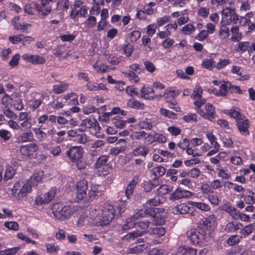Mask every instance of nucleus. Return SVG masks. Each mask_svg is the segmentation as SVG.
<instances>
[{"instance_id": "1", "label": "nucleus", "mask_w": 255, "mask_h": 255, "mask_svg": "<svg viewBox=\"0 0 255 255\" xmlns=\"http://www.w3.org/2000/svg\"><path fill=\"white\" fill-rule=\"evenodd\" d=\"M31 181L19 180L16 182L11 190V195L16 199L21 200L31 191Z\"/></svg>"}, {"instance_id": "2", "label": "nucleus", "mask_w": 255, "mask_h": 255, "mask_svg": "<svg viewBox=\"0 0 255 255\" xmlns=\"http://www.w3.org/2000/svg\"><path fill=\"white\" fill-rule=\"evenodd\" d=\"M52 210L55 218L59 220H64L72 214L71 207L62 203H55L53 205Z\"/></svg>"}, {"instance_id": "3", "label": "nucleus", "mask_w": 255, "mask_h": 255, "mask_svg": "<svg viewBox=\"0 0 255 255\" xmlns=\"http://www.w3.org/2000/svg\"><path fill=\"white\" fill-rule=\"evenodd\" d=\"M114 217L113 207L110 206L107 210H104L101 215H98L96 217L97 223H99L101 225H106L112 221Z\"/></svg>"}, {"instance_id": "4", "label": "nucleus", "mask_w": 255, "mask_h": 255, "mask_svg": "<svg viewBox=\"0 0 255 255\" xmlns=\"http://www.w3.org/2000/svg\"><path fill=\"white\" fill-rule=\"evenodd\" d=\"M18 122H19V128L21 131H27L32 126L31 118L27 112H20L18 116Z\"/></svg>"}, {"instance_id": "5", "label": "nucleus", "mask_w": 255, "mask_h": 255, "mask_svg": "<svg viewBox=\"0 0 255 255\" xmlns=\"http://www.w3.org/2000/svg\"><path fill=\"white\" fill-rule=\"evenodd\" d=\"M188 236L193 244H198L205 239L206 233L202 228H198L191 230Z\"/></svg>"}, {"instance_id": "6", "label": "nucleus", "mask_w": 255, "mask_h": 255, "mask_svg": "<svg viewBox=\"0 0 255 255\" xmlns=\"http://www.w3.org/2000/svg\"><path fill=\"white\" fill-rule=\"evenodd\" d=\"M196 112L203 118L210 121L215 118V108L210 103L207 104L204 109H197Z\"/></svg>"}, {"instance_id": "7", "label": "nucleus", "mask_w": 255, "mask_h": 255, "mask_svg": "<svg viewBox=\"0 0 255 255\" xmlns=\"http://www.w3.org/2000/svg\"><path fill=\"white\" fill-rule=\"evenodd\" d=\"M193 193L188 191L178 188L169 195V199L172 201L178 200L181 199H186L191 197Z\"/></svg>"}, {"instance_id": "8", "label": "nucleus", "mask_w": 255, "mask_h": 255, "mask_svg": "<svg viewBox=\"0 0 255 255\" xmlns=\"http://www.w3.org/2000/svg\"><path fill=\"white\" fill-rule=\"evenodd\" d=\"M56 191L55 188H52L48 192L43 195H40L36 197L35 203L37 205L48 204L54 197Z\"/></svg>"}, {"instance_id": "9", "label": "nucleus", "mask_w": 255, "mask_h": 255, "mask_svg": "<svg viewBox=\"0 0 255 255\" xmlns=\"http://www.w3.org/2000/svg\"><path fill=\"white\" fill-rule=\"evenodd\" d=\"M83 154V149L80 146H73L66 152V155L72 162L78 160Z\"/></svg>"}, {"instance_id": "10", "label": "nucleus", "mask_w": 255, "mask_h": 255, "mask_svg": "<svg viewBox=\"0 0 255 255\" xmlns=\"http://www.w3.org/2000/svg\"><path fill=\"white\" fill-rule=\"evenodd\" d=\"M88 187V182L82 179L78 182L77 184V196L76 200L79 202L83 200L86 195Z\"/></svg>"}, {"instance_id": "11", "label": "nucleus", "mask_w": 255, "mask_h": 255, "mask_svg": "<svg viewBox=\"0 0 255 255\" xmlns=\"http://www.w3.org/2000/svg\"><path fill=\"white\" fill-rule=\"evenodd\" d=\"M38 150V146L35 143H31L22 145L20 148V152L25 157H30Z\"/></svg>"}, {"instance_id": "12", "label": "nucleus", "mask_w": 255, "mask_h": 255, "mask_svg": "<svg viewBox=\"0 0 255 255\" xmlns=\"http://www.w3.org/2000/svg\"><path fill=\"white\" fill-rule=\"evenodd\" d=\"M22 59L33 65L43 64L45 63V58L38 55L24 54L22 55Z\"/></svg>"}, {"instance_id": "13", "label": "nucleus", "mask_w": 255, "mask_h": 255, "mask_svg": "<svg viewBox=\"0 0 255 255\" xmlns=\"http://www.w3.org/2000/svg\"><path fill=\"white\" fill-rule=\"evenodd\" d=\"M49 3L47 0H40V3L35 4V8L42 15L46 16L52 10L51 6L47 5Z\"/></svg>"}, {"instance_id": "14", "label": "nucleus", "mask_w": 255, "mask_h": 255, "mask_svg": "<svg viewBox=\"0 0 255 255\" xmlns=\"http://www.w3.org/2000/svg\"><path fill=\"white\" fill-rule=\"evenodd\" d=\"M237 126L240 132L243 135H247L249 134L248 128L249 127V120L245 116L237 122Z\"/></svg>"}, {"instance_id": "15", "label": "nucleus", "mask_w": 255, "mask_h": 255, "mask_svg": "<svg viewBox=\"0 0 255 255\" xmlns=\"http://www.w3.org/2000/svg\"><path fill=\"white\" fill-rule=\"evenodd\" d=\"M146 213L147 214L149 213V211L147 209H145L144 211L142 210L139 211L138 212L136 213L132 217H131L130 222H128L127 224H125L122 227L123 230H126L134 227V223L133 222L135 221L139 218L143 216V215Z\"/></svg>"}, {"instance_id": "16", "label": "nucleus", "mask_w": 255, "mask_h": 255, "mask_svg": "<svg viewBox=\"0 0 255 255\" xmlns=\"http://www.w3.org/2000/svg\"><path fill=\"white\" fill-rule=\"evenodd\" d=\"M145 232L148 233L150 235L153 236L154 238H159L163 236L166 233L165 228L160 226H151Z\"/></svg>"}, {"instance_id": "17", "label": "nucleus", "mask_w": 255, "mask_h": 255, "mask_svg": "<svg viewBox=\"0 0 255 255\" xmlns=\"http://www.w3.org/2000/svg\"><path fill=\"white\" fill-rule=\"evenodd\" d=\"M232 87V84L230 82L224 81L220 87L219 90L214 89L213 90L214 94L217 96H225L228 93V90H230Z\"/></svg>"}, {"instance_id": "18", "label": "nucleus", "mask_w": 255, "mask_h": 255, "mask_svg": "<svg viewBox=\"0 0 255 255\" xmlns=\"http://www.w3.org/2000/svg\"><path fill=\"white\" fill-rule=\"evenodd\" d=\"M141 97L146 99L153 100L158 97L154 94L153 89L149 87L143 86L140 90Z\"/></svg>"}, {"instance_id": "19", "label": "nucleus", "mask_w": 255, "mask_h": 255, "mask_svg": "<svg viewBox=\"0 0 255 255\" xmlns=\"http://www.w3.org/2000/svg\"><path fill=\"white\" fill-rule=\"evenodd\" d=\"M230 35V31L228 27L224 24L220 26L219 30V38L221 40L222 43H224L228 41V38Z\"/></svg>"}, {"instance_id": "20", "label": "nucleus", "mask_w": 255, "mask_h": 255, "mask_svg": "<svg viewBox=\"0 0 255 255\" xmlns=\"http://www.w3.org/2000/svg\"><path fill=\"white\" fill-rule=\"evenodd\" d=\"M203 224L206 228H209L210 230H214L216 225V216L214 214L209 215L204 220Z\"/></svg>"}, {"instance_id": "21", "label": "nucleus", "mask_w": 255, "mask_h": 255, "mask_svg": "<svg viewBox=\"0 0 255 255\" xmlns=\"http://www.w3.org/2000/svg\"><path fill=\"white\" fill-rule=\"evenodd\" d=\"M43 171L39 170L35 172L30 179H27L26 180L31 181V187H32L34 186H37L38 183L41 181V180L43 179Z\"/></svg>"}, {"instance_id": "22", "label": "nucleus", "mask_w": 255, "mask_h": 255, "mask_svg": "<svg viewBox=\"0 0 255 255\" xmlns=\"http://www.w3.org/2000/svg\"><path fill=\"white\" fill-rule=\"evenodd\" d=\"M192 209L185 204H181L177 205L173 209V213L175 214H189Z\"/></svg>"}, {"instance_id": "23", "label": "nucleus", "mask_w": 255, "mask_h": 255, "mask_svg": "<svg viewBox=\"0 0 255 255\" xmlns=\"http://www.w3.org/2000/svg\"><path fill=\"white\" fill-rule=\"evenodd\" d=\"M109 159V156H107L106 155H103L101 156H100L96 160V162L95 163L94 166V167L96 169H99L101 167L103 168V169H105L106 168H108L110 169V168L108 166V164H107V162H108Z\"/></svg>"}, {"instance_id": "24", "label": "nucleus", "mask_w": 255, "mask_h": 255, "mask_svg": "<svg viewBox=\"0 0 255 255\" xmlns=\"http://www.w3.org/2000/svg\"><path fill=\"white\" fill-rule=\"evenodd\" d=\"M24 131L18 137L17 139L19 142H31L34 140L33 134L31 131Z\"/></svg>"}, {"instance_id": "25", "label": "nucleus", "mask_w": 255, "mask_h": 255, "mask_svg": "<svg viewBox=\"0 0 255 255\" xmlns=\"http://www.w3.org/2000/svg\"><path fill=\"white\" fill-rule=\"evenodd\" d=\"M222 209L223 211L226 212L231 216L234 219H235L236 217L237 214L239 211L234 207L232 206L229 202L224 204L222 206Z\"/></svg>"}, {"instance_id": "26", "label": "nucleus", "mask_w": 255, "mask_h": 255, "mask_svg": "<svg viewBox=\"0 0 255 255\" xmlns=\"http://www.w3.org/2000/svg\"><path fill=\"white\" fill-rule=\"evenodd\" d=\"M81 126L88 128H94L95 129H97H97L98 130L100 129V127L97 121H92L90 119L88 118L83 120Z\"/></svg>"}, {"instance_id": "27", "label": "nucleus", "mask_w": 255, "mask_h": 255, "mask_svg": "<svg viewBox=\"0 0 255 255\" xmlns=\"http://www.w3.org/2000/svg\"><path fill=\"white\" fill-rule=\"evenodd\" d=\"M69 87V84L65 82H60L53 86L52 91L56 94H60L66 91Z\"/></svg>"}, {"instance_id": "28", "label": "nucleus", "mask_w": 255, "mask_h": 255, "mask_svg": "<svg viewBox=\"0 0 255 255\" xmlns=\"http://www.w3.org/2000/svg\"><path fill=\"white\" fill-rule=\"evenodd\" d=\"M43 98L41 95L36 93L34 96V99L30 104V107L33 110L38 108L41 104Z\"/></svg>"}, {"instance_id": "29", "label": "nucleus", "mask_w": 255, "mask_h": 255, "mask_svg": "<svg viewBox=\"0 0 255 255\" xmlns=\"http://www.w3.org/2000/svg\"><path fill=\"white\" fill-rule=\"evenodd\" d=\"M189 203L190 205L203 212H208L211 210L210 206L204 202L191 201Z\"/></svg>"}, {"instance_id": "30", "label": "nucleus", "mask_w": 255, "mask_h": 255, "mask_svg": "<svg viewBox=\"0 0 255 255\" xmlns=\"http://www.w3.org/2000/svg\"><path fill=\"white\" fill-rule=\"evenodd\" d=\"M104 55L107 62L111 65H118L121 61V58L114 54L105 52Z\"/></svg>"}, {"instance_id": "31", "label": "nucleus", "mask_w": 255, "mask_h": 255, "mask_svg": "<svg viewBox=\"0 0 255 255\" xmlns=\"http://www.w3.org/2000/svg\"><path fill=\"white\" fill-rule=\"evenodd\" d=\"M178 93L172 89H166L163 95L166 100V101L168 103H170L172 99L177 96ZM160 97H162V95L160 96Z\"/></svg>"}, {"instance_id": "32", "label": "nucleus", "mask_w": 255, "mask_h": 255, "mask_svg": "<svg viewBox=\"0 0 255 255\" xmlns=\"http://www.w3.org/2000/svg\"><path fill=\"white\" fill-rule=\"evenodd\" d=\"M149 148L144 145H142L136 148L133 152L135 156H146L149 152Z\"/></svg>"}, {"instance_id": "33", "label": "nucleus", "mask_w": 255, "mask_h": 255, "mask_svg": "<svg viewBox=\"0 0 255 255\" xmlns=\"http://www.w3.org/2000/svg\"><path fill=\"white\" fill-rule=\"evenodd\" d=\"M178 252L183 255H196L197 251L191 247H179Z\"/></svg>"}, {"instance_id": "34", "label": "nucleus", "mask_w": 255, "mask_h": 255, "mask_svg": "<svg viewBox=\"0 0 255 255\" xmlns=\"http://www.w3.org/2000/svg\"><path fill=\"white\" fill-rule=\"evenodd\" d=\"M161 203L160 199L159 197H155V198L149 200L145 203V207L148 209H147L149 213L151 211L152 207L153 206H156Z\"/></svg>"}, {"instance_id": "35", "label": "nucleus", "mask_w": 255, "mask_h": 255, "mask_svg": "<svg viewBox=\"0 0 255 255\" xmlns=\"http://www.w3.org/2000/svg\"><path fill=\"white\" fill-rule=\"evenodd\" d=\"M200 156L201 154L199 153H196L194 155L192 156V157L191 159L185 160L184 161V163L187 166H190L199 163L201 161Z\"/></svg>"}, {"instance_id": "36", "label": "nucleus", "mask_w": 255, "mask_h": 255, "mask_svg": "<svg viewBox=\"0 0 255 255\" xmlns=\"http://www.w3.org/2000/svg\"><path fill=\"white\" fill-rule=\"evenodd\" d=\"M240 226H242L241 223L234 224L233 222H229L226 225L225 230L228 233H233L240 229Z\"/></svg>"}, {"instance_id": "37", "label": "nucleus", "mask_w": 255, "mask_h": 255, "mask_svg": "<svg viewBox=\"0 0 255 255\" xmlns=\"http://www.w3.org/2000/svg\"><path fill=\"white\" fill-rule=\"evenodd\" d=\"M166 171V168L161 165L154 167L151 169L152 174L156 177H160L163 176L165 173Z\"/></svg>"}, {"instance_id": "38", "label": "nucleus", "mask_w": 255, "mask_h": 255, "mask_svg": "<svg viewBox=\"0 0 255 255\" xmlns=\"http://www.w3.org/2000/svg\"><path fill=\"white\" fill-rule=\"evenodd\" d=\"M15 173V170L11 166L7 165L4 174V180H8L12 178Z\"/></svg>"}, {"instance_id": "39", "label": "nucleus", "mask_w": 255, "mask_h": 255, "mask_svg": "<svg viewBox=\"0 0 255 255\" xmlns=\"http://www.w3.org/2000/svg\"><path fill=\"white\" fill-rule=\"evenodd\" d=\"M146 135L147 133L144 130L135 131L130 135V137L134 140H140L144 138Z\"/></svg>"}, {"instance_id": "40", "label": "nucleus", "mask_w": 255, "mask_h": 255, "mask_svg": "<svg viewBox=\"0 0 255 255\" xmlns=\"http://www.w3.org/2000/svg\"><path fill=\"white\" fill-rule=\"evenodd\" d=\"M123 73L125 77L128 78L131 82L137 83L139 81V78L134 72H131L128 70Z\"/></svg>"}, {"instance_id": "41", "label": "nucleus", "mask_w": 255, "mask_h": 255, "mask_svg": "<svg viewBox=\"0 0 255 255\" xmlns=\"http://www.w3.org/2000/svg\"><path fill=\"white\" fill-rule=\"evenodd\" d=\"M69 6V0H59L57 3V9L61 11H67Z\"/></svg>"}, {"instance_id": "42", "label": "nucleus", "mask_w": 255, "mask_h": 255, "mask_svg": "<svg viewBox=\"0 0 255 255\" xmlns=\"http://www.w3.org/2000/svg\"><path fill=\"white\" fill-rule=\"evenodd\" d=\"M233 36L231 39L234 41H239L241 38V33L239 32V28L238 26H234L231 29Z\"/></svg>"}, {"instance_id": "43", "label": "nucleus", "mask_w": 255, "mask_h": 255, "mask_svg": "<svg viewBox=\"0 0 255 255\" xmlns=\"http://www.w3.org/2000/svg\"><path fill=\"white\" fill-rule=\"evenodd\" d=\"M236 10L235 8L231 6H224L223 7L221 14L223 18L231 17L234 12Z\"/></svg>"}, {"instance_id": "44", "label": "nucleus", "mask_w": 255, "mask_h": 255, "mask_svg": "<svg viewBox=\"0 0 255 255\" xmlns=\"http://www.w3.org/2000/svg\"><path fill=\"white\" fill-rule=\"evenodd\" d=\"M128 106L131 108L137 109H143L144 105L138 101L134 99H130L127 102Z\"/></svg>"}, {"instance_id": "45", "label": "nucleus", "mask_w": 255, "mask_h": 255, "mask_svg": "<svg viewBox=\"0 0 255 255\" xmlns=\"http://www.w3.org/2000/svg\"><path fill=\"white\" fill-rule=\"evenodd\" d=\"M98 188V185H92L91 186V189L88 193V197L90 200H93L94 199L96 196L100 193Z\"/></svg>"}, {"instance_id": "46", "label": "nucleus", "mask_w": 255, "mask_h": 255, "mask_svg": "<svg viewBox=\"0 0 255 255\" xmlns=\"http://www.w3.org/2000/svg\"><path fill=\"white\" fill-rule=\"evenodd\" d=\"M203 94V90L200 85H196L194 88L193 92V94L191 95V98L196 100V99H199L202 98Z\"/></svg>"}, {"instance_id": "47", "label": "nucleus", "mask_w": 255, "mask_h": 255, "mask_svg": "<svg viewBox=\"0 0 255 255\" xmlns=\"http://www.w3.org/2000/svg\"><path fill=\"white\" fill-rule=\"evenodd\" d=\"M255 224H251L249 225L246 226L243 229H242L240 233L242 235L246 237L251 234L255 230Z\"/></svg>"}, {"instance_id": "48", "label": "nucleus", "mask_w": 255, "mask_h": 255, "mask_svg": "<svg viewBox=\"0 0 255 255\" xmlns=\"http://www.w3.org/2000/svg\"><path fill=\"white\" fill-rule=\"evenodd\" d=\"M36 137L38 139L39 142L43 141L47 137L46 133L41 130L39 128H36L34 129Z\"/></svg>"}, {"instance_id": "49", "label": "nucleus", "mask_w": 255, "mask_h": 255, "mask_svg": "<svg viewBox=\"0 0 255 255\" xmlns=\"http://www.w3.org/2000/svg\"><path fill=\"white\" fill-rule=\"evenodd\" d=\"M74 140L77 143L85 144L88 141V137L85 134L78 133Z\"/></svg>"}, {"instance_id": "50", "label": "nucleus", "mask_w": 255, "mask_h": 255, "mask_svg": "<svg viewBox=\"0 0 255 255\" xmlns=\"http://www.w3.org/2000/svg\"><path fill=\"white\" fill-rule=\"evenodd\" d=\"M202 66L205 69L211 70L215 67V63L212 59H204L202 61Z\"/></svg>"}, {"instance_id": "51", "label": "nucleus", "mask_w": 255, "mask_h": 255, "mask_svg": "<svg viewBox=\"0 0 255 255\" xmlns=\"http://www.w3.org/2000/svg\"><path fill=\"white\" fill-rule=\"evenodd\" d=\"M226 156V153L224 152H219L216 156L210 157V161L213 164H218L222 158Z\"/></svg>"}, {"instance_id": "52", "label": "nucleus", "mask_w": 255, "mask_h": 255, "mask_svg": "<svg viewBox=\"0 0 255 255\" xmlns=\"http://www.w3.org/2000/svg\"><path fill=\"white\" fill-rule=\"evenodd\" d=\"M138 126L140 129L150 130L152 128V124L146 120L140 121L138 124Z\"/></svg>"}, {"instance_id": "53", "label": "nucleus", "mask_w": 255, "mask_h": 255, "mask_svg": "<svg viewBox=\"0 0 255 255\" xmlns=\"http://www.w3.org/2000/svg\"><path fill=\"white\" fill-rule=\"evenodd\" d=\"M194 26L191 24H188L184 26L181 29L183 34L186 35H190L195 31Z\"/></svg>"}, {"instance_id": "54", "label": "nucleus", "mask_w": 255, "mask_h": 255, "mask_svg": "<svg viewBox=\"0 0 255 255\" xmlns=\"http://www.w3.org/2000/svg\"><path fill=\"white\" fill-rule=\"evenodd\" d=\"M241 239V236L233 235L228 239L227 243L230 246H234L238 244Z\"/></svg>"}, {"instance_id": "55", "label": "nucleus", "mask_w": 255, "mask_h": 255, "mask_svg": "<svg viewBox=\"0 0 255 255\" xmlns=\"http://www.w3.org/2000/svg\"><path fill=\"white\" fill-rule=\"evenodd\" d=\"M206 136L210 141L212 147H217V146H220L218 143L216 141L215 136L212 133L208 132L206 134Z\"/></svg>"}, {"instance_id": "56", "label": "nucleus", "mask_w": 255, "mask_h": 255, "mask_svg": "<svg viewBox=\"0 0 255 255\" xmlns=\"http://www.w3.org/2000/svg\"><path fill=\"white\" fill-rule=\"evenodd\" d=\"M20 249L19 247L1 251L0 255H14Z\"/></svg>"}, {"instance_id": "57", "label": "nucleus", "mask_w": 255, "mask_h": 255, "mask_svg": "<svg viewBox=\"0 0 255 255\" xmlns=\"http://www.w3.org/2000/svg\"><path fill=\"white\" fill-rule=\"evenodd\" d=\"M210 13V9L207 7H200L197 11V14L199 16L203 17H207Z\"/></svg>"}, {"instance_id": "58", "label": "nucleus", "mask_w": 255, "mask_h": 255, "mask_svg": "<svg viewBox=\"0 0 255 255\" xmlns=\"http://www.w3.org/2000/svg\"><path fill=\"white\" fill-rule=\"evenodd\" d=\"M97 23V20L95 16L90 15L87 19L84 22V24L88 28H90L94 26Z\"/></svg>"}, {"instance_id": "59", "label": "nucleus", "mask_w": 255, "mask_h": 255, "mask_svg": "<svg viewBox=\"0 0 255 255\" xmlns=\"http://www.w3.org/2000/svg\"><path fill=\"white\" fill-rule=\"evenodd\" d=\"M47 252L49 253H56L59 251V247L54 244H47L45 245Z\"/></svg>"}, {"instance_id": "60", "label": "nucleus", "mask_w": 255, "mask_h": 255, "mask_svg": "<svg viewBox=\"0 0 255 255\" xmlns=\"http://www.w3.org/2000/svg\"><path fill=\"white\" fill-rule=\"evenodd\" d=\"M229 114L231 117L236 119V122H238V120H240L244 116L241 114L238 111L235 109H231L229 112Z\"/></svg>"}, {"instance_id": "61", "label": "nucleus", "mask_w": 255, "mask_h": 255, "mask_svg": "<svg viewBox=\"0 0 255 255\" xmlns=\"http://www.w3.org/2000/svg\"><path fill=\"white\" fill-rule=\"evenodd\" d=\"M171 189H169V186L166 184L161 185L157 190V193L159 195H165L167 194Z\"/></svg>"}, {"instance_id": "62", "label": "nucleus", "mask_w": 255, "mask_h": 255, "mask_svg": "<svg viewBox=\"0 0 255 255\" xmlns=\"http://www.w3.org/2000/svg\"><path fill=\"white\" fill-rule=\"evenodd\" d=\"M200 190L204 194H208L213 192L210 184L203 183L200 187Z\"/></svg>"}, {"instance_id": "63", "label": "nucleus", "mask_w": 255, "mask_h": 255, "mask_svg": "<svg viewBox=\"0 0 255 255\" xmlns=\"http://www.w3.org/2000/svg\"><path fill=\"white\" fill-rule=\"evenodd\" d=\"M159 112L161 115L168 118H174L176 115L175 113L164 108H161L159 110Z\"/></svg>"}, {"instance_id": "64", "label": "nucleus", "mask_w": 255, "mask_h": 255, "mask_svg": "<svg viewBox=\"0 0 255 255\" xmlns=\"http://www.w3.org/2000/svg\"><path fill=\"white\" fill-rule=\"evenodd\" d=\"M230 60L228 59H221L219 60V61L217 63V64H215V67L217 69H221L226 66L230 63Z\"/></svg>"}]
</instances>
